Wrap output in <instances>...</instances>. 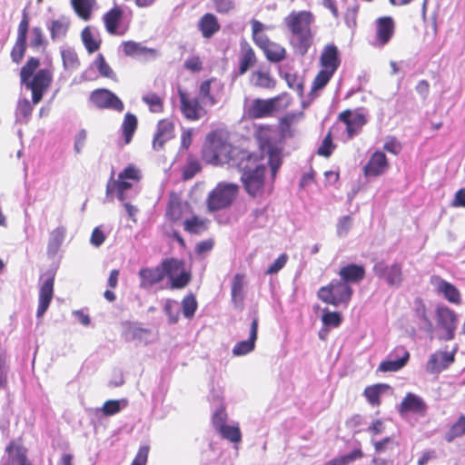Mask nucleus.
Instances as JSON below:
<instances>
[{
  "mask_svg": "<svg viewBox=\"0 0 465 465\" xmlns=\"http://www.w3.org/2000/svg\"><path fill=\"white\" fill-rule=\"evenodd\" d=\"M250 153L246 149L233 146L228 137L218 131H213L207 135L202 152L206 163L213 165L228 164L235 169L242 166L244 159Z\"/></svg>",
  "mask_w": 465,
  "mask_h": 465,
  "instance_id": "f257e3e1",
  "label": "nucleus"
},
{
  "mask_svg": "<svg viewBox=\"0 0 465 465\" xmlns=\"http://www.w3.org/2000/svg\"><path fill=\"white\" fill-rule=\"evenodd\" d=\"M315 17L311 11H292L284 18V25L291 34L290 45L301 55H305L313 44L312 26Z\"/></svg>",
  "mask_w": 465,
  "mask_h": 465,
  "instance_id": "f03ea898",
  "label": "nucleus"
},
{
  "mask_svg": "<svg viewBox=\"0 0 465 465\" xmlns=\"http://www.w3.org/2000/svg\"><path fill=\"white\" fill-rule=\"evenodd\" d=\"M237 170L241 173V182L245 192L252 198H262L270 194L272 186H268L265 181L266 166L262 163V156L251 152Z\"/></svg>",
  "mask_w": 465,
  "mask_h": 465,
  "instance_id": "7ed1b4c3",
  "label": "nucleus"
},
{
  "mask_svg": "<svg viewBox=\"0 0 465 465\" xmlns=\"http://www.w3.org/2000/svg\"><path fill=\"white\" fill-rule=\"evenodd\" d=\"M39 65L40 59L31 56L20 70L21 84L31 91L32 103L34 104H37L42 101L54 78V68L52 64L35 72Z\"/></svg>",
  "mask_w": 465,
  "mask_h": 465,
  "instance_id": "20e7f679",
  "label": "nucleus"
},
{
  "mask_svg": "<svg viewBox=\"0 0 465 465\" xmlns=\"http://www.w3.org/2000/svg\"><path fill=\"white\" fill-rule=\"evenodd\" d=\"M252 37L253 43L263 52L266 59L272 63H280L287 56L286 49L272 42L263 34L264 25L258 20H252Z\"/></svg>",
  "mask_w": 465,
  "mask_h": 465,
  "instance_id": "39448f33",
  "label": "nucleus"
},
{
  "mask_svg": "<svg viewBox=\"0 0 465 465\" xmlns=\"http://www.w3.org/2000/svg\"><path fill=\"white\" fill-rule=\"evenodd\" d=\"M353 290L351 285L341 280H332L329 284L318 290V298L326 304L347 306L351 300Z\"/></svg>",
  "mask_w": 465,
  "mask_h": 465,
  "instance_id": "423d86ee",
  "label": "nucleus"
},
{
  "mask_svg": "<svg viewBox=\"0 0 465 465\" xmlns=\"http://www.w3.org/2000/svg\"><path fill=\"white\" fill-rule=\"evenodd\" d=\"M239 186L232 183H219L208 194L206 204L210 212L225 209L232 204Z\"/></svg>",
  "mask_w": 465,
  "mask_h": 465,
  "instance_id": "0eeeda50",
  "label": "nucleus"
},
{
  "mask_svg": "<svg viewBox=\"0 0 465 465\" xmlns=\"http://www.w3.org/2000/svg\"><path fill=\"white\" fill-rule=\"evenodd\" d=\"M163 276L169 280L170 288L180 290L185 288L192 280V273L185 267L183 260L166 258L162 261Z\"/></svg>",
  "mask_w": 465,
  "mask_h": 465,
  "instance_id": "6e6552de",
  "label": "nucleus"
},
{
  "mask_svg": "<svg viewBox=\"0 0 465 465\" xmlns=\"http://www.w3.org/2000/svg\"><path fill=\"white\" fill-rule=\"evenodd\" d=\"M140 179V170L134 164H129L118 174L117 180H114V173H112L110 181L106 186V193L108 194L115 190L118 194V199L124 201V193L131 189L134 183L139 182Z\"/></svg>",
  "mask_w": 465,
  "mask_h": 465,
  "instance_id": "1a4fd4ad",
  "label": "nucleus"
},
{
  "mask_svg": "<svg viewBox=\"0 0 465 465\" xmlns=\"http://www.w3.org/2000/svg\"><path fill=\"white\" fill-rule=\"evenodd\" d=\"M372 272L378 279L384 281L390 287L398 288L404 282L403 265L399 262L389 265L384 261H378L374 263Z\"/></svg>",
  "mask_w": 465,
  "mask_h": 465,
  "instance_id": "9d476101",
  "label": "nucleus"
},
{
  "mask_svg": "<svg viewBox=\"0 0 465 465\" xmlns=\"http://www.w3.org/2000/svg\"><path fill=\"white\" fill-rule=\"evenodd\" d=\"M29 23L28 13L26 10H24L18 25L16 39L10 52V57L16 64L22 62L26 52Z\"/></svg>",
  "mask_w": 465,
  "mask_h": 465,
  "instance_id": "9b49d317",
  "label": "nucleus"
},
{
  "mask_svg": "<svg viewBox=\"0 0 465 465\" xmlns=\"http://www.w3.org/2000/svg\"><path fill=\"white\" fill-rule=\"evenodd\" d=\"M27 452L21 438L12 440L5 449L0 465H34L28 460Z\"/></svg>",
  "mask_w": 465,
  "mask_h": 465,
  "instance_id": "f8f14e48",
  "label": "nucleus"
},
{
  "mask_svg": "<svg viewBox=\"0 0 465 465\" xmlns=\"http://www.w3.org/2000/svg\"><path fill=\"white\" fill-rule=\"evenodd\" d=\"M124 10L120 5H114L103 15L106 32L111 35L122 36L129 30V23H124Z\"/></svg>",
  "mask_w": 465,
  "mask_h": 465,
  "instance_id": "ddd939ff",
  "label": "nucleus"
},
{
  "mask_svg": "<svg viewBox=\"0 0 465 465\" xmlns=\"http://www.w3.org/2000/svg\"><path fill=\"white\" fill-rule=\"evenodd\" d=\"M180 99V110L185 119L194 122L207 114L204 104L197 97L192 98L190 95L182 91H178Z\"/></svg>",
  "mask_w": 465,
  "mask_h": 465,
  "instance_id": "4468645a",
  "label": "nucleus"
},
{
  "mask_svg": "<svg viewBox=\"0 0 465 465\" xmlns=\"http://www.w3.org/2000/svg\"><path fill=\"white\" fill-rule=\"evenodd\" d=\"M90 102L99 109H112L122 112L124 109V103L121 99L105 88H98L90 94Z\"/></svg>",
  "mask_w": 465,
  "mask_h": 465,
  "instance_id": "2eb2a0df",
  "label": "nucleus"
},
{
  "mask_svg": "<svg viewBox=\"0 0 465 465\" xmlns=\"http://www.w3.org/2000/svg\"><path fill=\"white\" fill-rule=\"evenodd\" d=\"M346 126L347 139L351 140L360 134L363 126L367 124V117L364 114L346 109L341 112L337 117Z\"/></svg>",
  "mask_w": 465,
  "mask_h": 465,
  "instance_id": "dca6fc26",
  "label": "nucleus"
},
{
  "mask_svg": "<svg viewBox=\"0 0 465 465\" xmlns=\"http://www.w3.org/2000/svg\"><path fill=\"white\" fill-rule=\"evenodd\" d=\"M435 314L439 327L445 332L444 339L446 341L453 340L458 323L457 313L445 305H440L437 306Z\"/></svg>",
  "mask_w": 465,
  "mask_h": 465,
  "instance_id": "f3484780",
  "label": "nucleus"
},
{
  "mask_svg": "<svg viewBox=\"0 0 465 465\" xmlns=\"http://www.w3.org/2000/svg\"><path fill=\"white\" fill-rule=\"evenodd\" d=\"M42 283L39 289L37 318L43 317L46 312L54 297V273L47 272L41 276Z\"/></svg>",
  "mask_w": 465,
  "mask_h": 465,
  "instance_id": "a211bd4d",
  "label": "nucleus"
},
{
  "mask_svg": "<svg viewBox=\"0 0 465 465\" xmlns=\"http://www.w3.org/2000/svg\"><path fill=\"white\" fill-rule=\"evenodd\" d=\"M174 136L175 125L173 121L168 118L159 120L152 143L153 150H163L165 143L173 140Z\"/></svg>",
  "mask_w": 465,
  "mask_h": 465,
  "instance_id": "6ab92c4d",
  "label": "nucleus"
},
{
  "mask_svg": "<svg viewBox=\"0 0 465 465\" xmlns=\"http://www.w3.org/2000/svg\"><path fill=\"white\" fill-rule=\"evenodd\" d=\"M398 411L401 416L412 413L424 417L428 411V405L420 396L412 392H408L399 404Z\"/></svg>",
  "mask_w": 465,
  "mask_h": 465,
  "instance_id": "aec40b11",
  "label": "nucleus"
},
{
  "mask_svg": "<svg viewBox=\"0 0 465 465\" xmlns=\"http://www.w3.org/2000/svg\"><path fill=\"white\" fill-rule=\"evenodd\" d=\"M390 168L389 161L383 152L375 151L362 168L365 177H378Z\"/></svg>",
  "mask_w": 465,
  "mask_h": 465,
  "instance_id": "412c9836",
  "label": "nucleus"
},
{
  "mask_svg": "<svg viewBox=\"0 0 465 465\" xmlns=\"http://www.w3.org/2000/svg\"><path fill=\"white\" fill-rule=\"evenodd\" d=\"M249 81L251 85L266 90L274 89L277 84V81L272 76L270 67L264 65L252 71Z\"/></svg>",
  "mask_w": 465,
  "mask_h": 465,
  "instance_id": "4be33fe9",
  "label": "nucleus"
},
{
  "mask_svg": "<svg viewBox=\"0 0 465 465\" xmlns=\"http://www.w3.org/2000/svg\"><path fill=\"white\" fill-rule=\"evenodd\" d=\"M272 102L270 99H253L251 104L245 109V115L248 119L255 120L270 117L273 114Z\"/></svg>",
  "mask_w": 465,
  "mask_h": 465,
  "instance_id": "5701e85b",
  "label": "nucleus"
},
{
  "mask_svg": "<svg viewBox=\"0 0 465 465\" xmlns=\"http://www.w3.org/2000/svg\"><path fill=\"white\" fill-rule=\"evenodd\" d=\"M376 40L381 46L387 45L395 33V23L391 16H381L376 19Z\"/></svg>",
  "mask_w": 465,
  "mask_h": 465,
  "instance_id": "b1692460",
  "label": "nucleus"
},
{
  "mask_svg": "<svg viewBox=\"0 0 465 465\" xmlns=\"http://www.w3.org/2000/svg\"><path fill=\"white\" fill-rule=\"evenodd\" d=\"M257 56L253 48L247 43L241 44L240 52L238 54V75L245 74L248 70L255 65Z\"/></svg>",
  "mask_w": 465,
  "mask_h": 465,
  "instance_id": "393cba45",
  "label": "nucleus"
},
{
  "mask_svg": "<svg viewBox=\"0 0 465 465\" xmlns=\"http://www.w3.org/2000/svg\"><path fill=\"white\" fill-rule=\"evenodd\" d=\"M430 283L436 287L438 292L442 293L447 301L454 304H460L461 295L459 290L451 283L438 275L430 278Z\"/></svg>",
  "mask_w": 465,
  "mask_h": 465,
  "instance_id": "a878e982",
  "label": "nucleus"
},
{
  "mask_svg": "<svg viewBox=\"0 0 465 465\" xmlns=\"http://www.w3.org/2000/svg\"><path fill=\"white\" fill-rule=\"evenodd\" d=\"M258 325L259 319L257 316H254L252 320L250 326V336L247 341H238L232 348V354L235 356H242L251 351H252L255 348V341L257 340L258 335Z\"/></svg>",
  "mask_w": 465,
  "mask_h": 465,
  "instance_id": "bb28decb",
  "label": "nucleus"
},
{
  "mask_svg": "<svg viewBox=\"0 0 465 465\" xmlns=\"http://www.w3.org/2000/svg\"><path fill=\"white\" fill-rule=\"evenodd\" d=\"M396 352H398L399 359H388L382 361L378 370L382 372H394L402 369L410 360V352L404 346H397Z\"/></svg>",
  "mask_w": 465,
  "mask_h": 465,
  "instance_id": "cd10ccee",
  "label": "nucleus"
},
{
  "mask_svg": "<svg viewBox=\"0 0 465 465\" xmlns=\"http://www.w3.org/2000/svg\"><path fill=\"white\" fill-rule=\"evenodd\" d=\"M366 270L363 265L349 263L340 268L338 275L340 280L351 285L358 283L365 278Z\"/></svg>",
  "mask_w": 465,
  "mask_h": 465,
  "instance_id": "c85d7f7f",
  "label": "nucleus"
},
{
  "mask_svg": "<svg viewBox=\"0 0 465 465\" xmlns=\"http://www.w3.org/2000/svg\"><path fill=\"white\" fill-rule=\"evenodd\" d=\"M320 64L322 69H326L333 73L336 72L340 66L341 59L338 48L335 45L331 44L323 47L320 57Z\"/></svg>",
  "mask_w": 465,
  "mask_h": 465,
  "instance_id": "c756f323",
  "label": "nucleus"
},
{
  "mask_svg": "<svg viewBox=\"0 0 465 465\" xmlns=\"http://www.w3.org/2000/svg\"><path fill=\"white\" fill-rule=\"evenodd\" d=\"M273 129L269 124H260L255 128L253 137L257 142L258 147L261 151L259 155L263 157V153L266 150L274 147L272 143Z\"/></svg>",
  "mask_w": 465,
  "mask_h": 465,
  "instance_id": "7c9ffc66",
  "label": "nucleus"
},
{
  "mask_svg": "<svg viewBox=\"0 0 465 465\" xmlns=\"http://www.w3.org/2000/svg\"><path fill=\"white\" fill-rule=\"evenodd\" d=\"M139 277L141 279L140 286L142 288H150L163 279V263L153 268H142L139 271Z\"/></svg>",
  "mask_w": 465,
  "mask_h": 465,
  "instance_id": "2f4dec72",
  "label": "nucleus"
},
{
  "mask_svg": "<svg viewBox=\"0 0 465 465\" xmlns=\"http://www.w3.org/2000/svg\"><path fill=\"white\" fill-rule=\"evenodd\" d=\"M455 361V351H437L430 355L428 366L431 371H440L447 369Z\"/></svg>",
  "mask_w": 465,
  "mask_h": 465,
  "instance_id": "473e14b6",
  "label": "nucleus"
},
{
  "mask_svg": "<svg viewBox=\"0 0 465 465\" xmlns=\"http://www.w3.org/2000/svg\"><path fill=\"white\" fill-rule=\"evenodd\" d=\"M188 209L189 205L186 203H183L178 197L173 196L168 203L166 217L173 223L181 222Z\"/></svg>",
  "mask_w": 465,
  "mask_h": 465,
  "instance_id": "72a5a7b5",
  "label": "nucleus"
},
{
  "mask_svg": "<svg viewBox=\"0 0 465 465\" xmlns=\"http://www.w3.org/2000/svg\"><path fill=\"white\" fill-rule=\"evenodd\" d=\"M198 28L204 38H210L220 31L221 25L213 14L206 13L200 18Z\"/></svg>",
  "mask_w": 465,
  "mask_h": 465,
  "instance_id": "f704fd0d",
  "label": "nucleus"
},
{
  "mask_svg": "<svg viewBox=\"0 0 465 465\" xmlns=\"http://www.w3.org/2000/svg\"><path fill=\"white\" fill-rule=\"evenodd\" d=\"M391 389L386 383H377L367 386L363 391V396L368 403L373 407H379L381 404V396Z\"/></svg>",
  "mask_w": 465,
  "mask_h": 465,
  "instance_id": "c9c22d12",
  "label": "nucleus"
},
{
  "mask_svg": "<svg viewBox=\"0 0 465 465\" xmlns=\"http://www.w3.org/2000/svg\"><path fill=\"white\" fill-rule=\"evenodd\" d=\"M144 103L151 113L162 114L164 110V94L149 92L142 96Z\"/></svg>",
  "mask_w": 465,
  "mask_h": 465,
  "instance_id": "e433bc0d",
  "label": "nucleus"
},
{
  "mask_svg": "<svg viewBox=\"0 0 465 465\" xmlns=\"http://www.w3.org/2000/svg\"><path fill=\"white\" fill-rule=\"evenodd\" d=\"M463 436H465V414L460 413L458 419L449 427L444 435V440L450 443Z\"/></svg>",
  "mask_w": 465,
  "mask_h": 465,
  "instance_id": "4c0bfd02",
  "label": "nucleus"
},
{
  "mask_svg": "<svg viewBox=\"0 0 465 465\" xmlns=\"http://www.w3.org/2000/svg\"><path fill=\"white\" fill-rule=\"evenodd\" d=\"M81 40L89 54L98 51L102 45V39L94 35L90 26H85L82 30Z\"/></svg>",
  "mask_w": 465,
  "mask_h": 465,
  "instance_id": "58836bf2",
  "label": "nucleus"
},
{
  "mask_svg": "<svg viewBox=\"0 0 465 465\" xmlns=\"http://www.w3.org/2000/svg\"><path fill=\"white\" fill-rule=\"evenodd\" d=\"M183 230L191 234H201L208 228V221L193 214L183 221Z\"/></svg>",
  "mask_w": 465,
  "mask_h": 465,
  "instance_id": "ea45409f",
  "label": "nucleus"
},
{
  "mask_svg": "<svg viewBox=\"0 0 465 465\" xmlns=\"http://www.w3.org/2000/svg\"><path fill=\"white\" fill-rule=\"evenodd\" d=\"M138 120L137 117L131 113L125 114L122 123V132L124 138L125 144L131 143L133 136L137 129Z\"/></svg>",
  "mask_w": 465,
  "mask_h": 465,
  "instance_id": "a19ab883",
  "label": "nucleus"
},
{
  "mask_svg": "<svg viewBox=\"0 0 465 465\" xmlns=\"http://www.w3.org/2000/svg\"><path fill=\"white\" fill-rule=\"evenodd\" d=\"M72 6L76 15L83 20H90L95 0H71Z\"/></svg>",
  "mask_w": 465,
  "mask_h": 465,
  "instance_id": "79ce46f5",
  "label": "nucleus"
},
{
  "mask_svg": "<svg viewBox=\"0 0 465 465\" xmlns=\"http://www.w3.org/2000/svg\"><path fill=\"white\" fill-rule=\"evenodd\" d=\"M245 275L243 273H237L234 275L232 282V301L234 304L242 303L244 298L243 287L245 284Z\"/></svg>",
  "mask_w": 465,
  "mask_h": 465,
  "instance_id": "37998d69",
  "label": "nucleus"
},
{
  "mask_svg": "<svg viewBox=\"0 0 465 465\" xmlns=\"http://www.w3.org/2000/svg\"><path fill=\"white\" fill-rule=\"evenodd\" d=\"M94 64L102 77L116 81V74L106 62L103 54H98L94 61Z\"/></svg>",
  "mask_w": 465,
  "mask_h": 465,
  "instance_id": "c03bdc74",
  "label": "nucleus"
},
{
  "mask_svg": "<svg viewBox=\"0 0 465 465\" xmlns=\"http://www.w3.org/2000/svg\"><path fill=\"white\" fill-rule=\"evenodd\" d=\"M213 81V79L203 81L199 86L197 96L203 104H209L211 106L217 103L215 97L211 94V84Z\"/></svg>",
  "mask_w": 465,
  "mask_h": 465,
  "instance_id": "a18cd8bd",
  "label": "nucleus"
},
{
  "mask_svg": "<svg viewBox=\"0 0 465 465\" xmlns=\"http://www.w3.org/2000/svg\"><path fill=\"white\" fill-rule=\"evenodd\" d=\"M47 44L43 29L40 26L33 27L30 34V46L35 50L40 48L45 50Z\"/></svg>",
  "mask_w": 465,
  "mask_h": 465,
  "instance_id": "49530a36",
  "label": "nucleus"
},
{
  "mask_svg": "<svg viewBox=\"0 0 465 465\" xmlns=\"http://www.w3.org/2000/svg\"><path fill=\"white\" fill-rule=\"evenodd\" d=\"M265 153L268 155V163L271 167L272 176L274 179L278 169L282 163V152L277 146H274L266 150Z\"/></svg>",
  "mask_w": 465,
  "mask_h": 465,
  "instance_id": "de8ad7c7",
  "label": "nucleus"
},
{
  "mask_svg": "<svg viewBox=\"0 0 465 465\" xmlns=\"http://www.w3.org/2000/svg\"><path fill=\"white\" fill-rule=\"evenodd\" d=\"M221 436L233 443H239L242 440V433L238 426L224 425L217 430Z\"/></svg>",
  "mask_w": 465,
  "mask_h": 465,
  "instance_id": "09e8293b",
  "label": "nucleus"
},
{
  "mask_svg": "<svg viewBox=\"0 0 465 465\" xmlns=\"http://www.w3.org/2000/svg\"><path fill=\"white\" fill-rule=\"evenodd\" d=\"M69 24L63 20H54L49 26L50 36L53 41L66 35Z\"/></svg>",
  "mask_w": 465,
  "mask_h": 465,
  "instance_id": "8fccbe9b",
  "label": "nucleus"
},
{
  "mask_svg": "<svg viewBox=\"0 0 465 465\" xmlns=\"http://www.w3.org/2000/svg\"><path fill=\"white\" fill-rule=\"evenodd\" d=\"M333 74V72L322 68L312 81V91L316 92L323 89L330 82Z\"/></svg>",
  "mask_w": 465,
  "mask_h": 465,
  "instance_id": "3c124183",
  "label": "nucleus"
},
{
  "mask_svg": "<svg viewBox=\"0 0 465 465\" xmlns=\"http://www.w3.org/2000/svg\"><path fill=\"white\" fill-rule=\"evenodd\" d=\"M63 65L65 70H75L80 65V60L77 54L70 49L63 50L61 53Z\"/></svg>",
  "mask_w": 465,
  "mask_h": 465,
  "instance_id": "603ef678",
  "label": "nucleus"
},
{
  "mask_svg": "<svg viewBox=\"0 0 465 465\" xmlns=\"http://www.w3.org/2000/svg\"><path fill=\"white\" fill-rule=\"evenodd\" d=\"M297 115L295 114H288L282 117L279 121V129L282 137H292L293 132L292 124L295 123Z\"/></svg>",
  "mask_w": 465,
  "mask_h": 465,
  "instance_id": "864d4df0",
  "label": "nucleus"
},
{
  "mask_svg": "<svg viewBox=\"0 0 465 465\" xmlns=\"http://www.w3.org/2000/svg\"><path fill=\"white\" fill-rule=\"evenodd\" d=\"M65 230L63 227H57L54 229L50 232L49 242H48V250L52 252H56L64 239Z\"/></svg>",
  "mask_w": 465,
  "mask_h": 465,
  "instance_id": "5fc2aeb1",
  "label": "nucleus"
},
{
  "mask_svg": "<svg viewBox=\"0 0 465 465\" xmlns=\"http://www.w3.org/2000/svg\"><path fill=\"white\" fill-rule=\"evenodd\" d=\"M197 301L193 294L190 293L183 297L182 301L183 314L186 318H193L197 310Z\"/></svg>",
  "mask_w": 465,
  "mask_h": 465,
  "instance_id": "6e6d98bb",
  "label": "nucleus"
},
{
  "mask_svg": "<svg viewBox=\"0 0 465 465\" xmlns=\"http://www.w3.org/2000/svg\"><path fill=\"white\" fill-rule=\"evenodd\" d=\"M270 100L272 102V104L273 107V113L275 111L287 109L292 102V99L288 93H282L279 95L270 98Z\"/></svg>",
  "mask_w": 465,
  "mask_h": 465,
  "instance_id": "4d7b16f0",
  "label": "nucleus"
},
{
  "mask_svg": "<svg viewBox=\"0 0 465 465\" xmlns=\"http://www.w3.org/2000/svg\"><path fill=\"white\" fill-rule=\"evenodd\" d=\"M415 315L421 320L426 325L431 327L432 323L427 315V308L423 300L420 297L414 300Z\"/></svg>",
  "mask_w": 465,
  "mask_h": 465,
  "instance_id": "13d9d810",
  "label": "nucleus"
},
{
  "mask_svg": "<svg viewBox=\"0 0 465 465\" xmlns=\"http://www.w3.org/2000/svg\"><path fill=\"white\" fill-rule=\"evenodd\" d=\"M334 148L335 145L332 143L331 133L329 131L318 148L317 153L321 156L330 157Z\"/></svg>",
  "mask_w": 465,
  "mask_h": 465,
  "instance_id": "bf43d9fd",
  "label": "nucleus"
},
{
  "mask_svg": "<svg viewBox=\"0 0 465 465\" xmlns=\"http://www.w3.org/2000/svg\"><path fill=\"white\" fill-rule=\"evenodd\" d=\"M322 323L325 326L337 328L342 322V317L338 312H327L322 317Z\"/></svg>",
  "mask_w": 465,
  "mask_h": 465,
  "instance_id": "052dcab7",
  "label": "nucleus"
},
{
  "mask_svg": "<svg viewBox=\"0 0 465 465\" xmlns=\"http://www.w3.org/2000/svg\"><path fill=\"white\" fill-rule=\"evenodd\" d=\"M193 129L183 128L180 136V148L179 151H187L193 143Z\"/></svg>",
  "mask_w": 465,
  "mask_h": 465,
  "instance_id": "680f3d73",
  "label": "nucleus"
},
{
  "mask_svg": "<svg viewBox=\"0 0 465 465\" xmlns=\"http://www.w3.org/2000/svg\"><path fill=\"white\" fill-rule=\"evenodd\" d=\"M164 312L167 314L170 323H176L179 320V310L177 309V302L174 301H167L164 305Z\"/></svg>",
  "mask_w": 465,
  "mask_h": 465,
  "instance_id": "e2e57ef3",
  "label": "nucleus"
},
{
  "mask_svg": "<svg viewBox=\"0 0 465 465\" xmlns=\"http://www.w3.org/2000/svg\"><path fill=\"white\" fill-rule=\"evenodd\" d=\"M213 2L214 9L218 14H229L235 7V5L232 0H213Z\"/></svg>",
  "mask_w": 465,
  "mask_h": 465,
  "instance_id": "0e129e2a",
  "label": "nucleus"
},
{
  "mask_svg": "<svg viewBox=\"0 0 465 465\" xmlns=\"http://www.w3.org/2000/svg\"><path fill=\"white\" fill-rule=\"evenodd\" d=\"M227 412L225 408H219L213 415L212 423L216 430L226 425Z\"/></svg>",
  "mask_w": 465,
  "mask_h": 465,
  "instance_id": "69168bd1",
  "label": "nucleus"
},
{
  "mask_svg": "<svg viewBox=\"0 0 465 465\" xmlns=\"http://www.w3.org/2000/svg\"><path fill=\"white\" fill-rule=\"evenodd\" d=\"M288 261V255L286 253H282L272 265H270L265 273L266 274H275L279 271H281L286 264Z\"/></svg>",
  "mask_w": 465,
  "mask_h": 465,
  "instance_id": "338daca9",
  "label": "nucleus"
},
{
  "mask_svg": "<svg viewBox=\"0 0 465 465\" xmlns=\"http://www.w3.org/2000/svg\"><path fill=\"white\" fill-rule=\"evenodd\" d=\"M364 457V453L361 450V449L358 448L353 450L348 454L340 456V460L341 461V465H349L352 462H354L357 460H361Z\"/></svg>",
  "mask_w": 465,
  "mask_h": 465,
  "instance_id": "774afa93",
  "label": "nucleus"
}]
</instances>
